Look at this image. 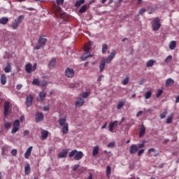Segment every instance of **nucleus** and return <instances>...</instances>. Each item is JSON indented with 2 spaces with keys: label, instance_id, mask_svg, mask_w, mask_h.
Listing matches in <instances>:
<instances>
[{
  "label": "nucleus",
  "instance_id": "61",
  "mask_svg": "<svg viewBox=\"0 0 179 179\" xmlns=\"http://www.w3.org/2000/svg\"><path fill=\"white\" fill-rule=\"evenodd\" d=\"M103 78H104V76L101 75L100 76L98 79H97V81L98 82H101V79H103Z\"/></svg>",
  "mask_w": 179,
  "mask_h": 179
},
{
  "label": "nucleus",
  "instance_id": "31",
  "mask_svg": "<svg viewBox=\"0 0 179 179\" xmlns=\"http://www.w3.org/2000/svg\"><path fill=\"white\" fill-rule=\"evenodd\" d=\"M24 171L25 174L29 175L30 174V164H27L26 166H24Z\"/></svg>",
  "mask_w": 179,
  "mask_h": 179
},
{
  "label": "nucleus",
  "instance_id": "25",
  "mask_svg": "<svg viewBox=\"0 0 179 179\" xmlns=\"http://www.w3.org/2000/svg\"><path fill=\"white\" fill-rule=\"evenodd\" d=\"M124 106H125V101H120L117 105V109L121 110Z\"/></svg>",
  "mask_w": 179,
  "mask_h": 179
},
{
  "label": "nucleus",
  "instance_id": "62",
  "mask_svg": "<svg viewBox=\"0 0 179 179\" xmlns=\"http://www.w3.org/2000/svg\"><path fill=\"white\" fill-rule=\"evenodd\" d=\"M20 120L21 122H23L24 121V117L23 115H21L20 117Z\"/></svg>",
  "mask_w": 179,
  "mask_h": 179
},
{
  "label": "nucleus",
  "instance_id": "16",
  "mask_svg": "<svg viewBox=\"0 0 179 179\" xmlns=\"http://www.w3.org/2000/svg\"><path fill=\"white\" fill-rule=\"evenodd\" d=\"M39 45H45L47 44V38L45 36H40L38 39Z\"/></svg>",
  "mask_w": 179,
  "mask_h": 179
},
{
  "label": "nucleus",
  "instance_id": "17",
  "mask_svg": "<svg viewBox=\"0 0 179 179\" xmlns=\"http://www.w3.org/2000/svg\"><path fill=\"white\" fill-rule=\"evenodd\" d=\"M145 134H146V127H145V125L142 124L139 131L140 138H141V136H145Z\"/></svg>",
  "mask_w": 179,
  "mask_h": 179
},
{
  "label": "nucleus",
  "instance_id": "36",
  "mask_svg": "<svg viewBox=\"0 0 179 179\" xmlns=\"http://www.w3.org/2000/svg\"><path fill=\"white\" fill-rule=\"evenodd\" d=\"M11 27H12V29H13V30H16V29H17V27H19V24L16 21H14L11 24Z\"/></svg>",
  "mask_w": 179,
  "mask_h": 179
},
{
  "label": "nucleus",
  "instance_id": "20",
  "mask_svg": "<svg viewBox=\"0 0 179 179\" xmlns=\"http://www.w3.org/2000/svg\"><path fill=\"white\" fill-rule=\"evenodd\" d=\"M25 71L27 73H31L33 72V66H31V64L28 63L25 66Z\"/></svg>",
  "mask_w": 179,
  "mask_h": 179
},
{
  "label": "nucleus",
  "instance_id": "50",
  "mask_svg": "<svg viewBox=\"0 0 179 179\" xmlns=\"http://www.w3.org/2000/svg\"><path fill=\"white\" fill-rule=\"evenodd\" d=\"M145 12H146V9L145 8H141L139 10V15H143V13H145Z\"/></svg>",
  "mask_w": 179,
  "mask_h": 179
},
{
  "label": "nucleus",
  "instance_id": "21",
  "mask_svg": "<svg viewBox=\"0 0 179 179\" xmlns=\"http://www.w3.org/2000/svg\"><path fill=\"white\" fill-rule=\"evenodd\" d=\"M83 104H85V99L80 98L78 101L76 102V107H78V108L82 107Z\"/></svg>",
  "mask_w": 179,
  "mask_h": 179
},
{
  "label": "nucleus",
  "instance_id": "57",
  "mask_svg": "<svg viewBox=\"0 0 179 179\" xmlns=\"http://www.w3.org/2000/svg\"><path fill=\"white\" fill-rule=\"evenodd\" d=\"M155 150H156L155 148H150L148 150V153L150 155V153H152V152H155Z\"/></svg>",
  "mask_w": 179,
  "mask_h": 179
},
{
  "label": "nucleus",
  "instance_id": "39",
  "mask_svg": "<svg viewBox=\"0 0 179 179\" xmlns=\"http://www.w3.org/2000/svg\"><path fill=\"white\" fill-rule=\"evenodd\" d=\"M171 59H173V56L169 55L164 60V62L166 64H169V62H171Z\"/></svg>",
  "mask_w": 179,
  "mask_h": 179
},
{
  "label": "nucleus",
  "instance_id": "7",
  "mask_svg": "<svg viewBox=\"0 0 179 179\" xmlns=\"http://www.w3.org/2000/svg\"><path fill=\"white\" fill-rule=\"evenodd\" d=\"M116 52L115 50H112L111 53L110 55L108 56L106 59H105V64H110L114 59L115 57Z\"/></svg>",
  "mask_w": 179,
  "mask_h": 179
},
{
  "label": "nucleus",
  "instance_id": "6",
  "mask_svg": "<svg viewBox=\"0 0 179 179\" xmlns=\"http://www.w3.org/2000/svg\"><path fill=\"white\" fill-rule=\"evenodd\" d=\"M20 125V122L19 120H16L14 123L13 124V129L11 132L13 134H16L17 131H19V127Z\"/></svg>",
  "mask_w": 179,
  "mask_h": 179
},
{
  "label": "nucleus",
  "instance_id": "5",
  "mask_svg": "<svg viewBox=\"0 0 179 179\" xmlns=\"http://www.w3.org/2000/svg\"><path fill=\"white\" fill-rule=\"evenodd\" d=\"M152 27L153 31H159L160 27H162V24L160 23V18H159V17H157L152 21Z\"/></svg>",
  "mask_w": 179,
  "mask_h": 179
},
{
  "label": "nucleus",
  "instance_id": "53",
  "mask_svg": "<svg viewBox=\"0 0 179 179\" xmlns=\"http://www.w3.org/2000/svg\"><path fill=\"white\" fill-rule=\"evenodd\" d=\"M78 169H79V164H76L73 166V171H76V170H78Z\"/></svg>",
  "mask_w": 179,
  "mask_h": 179
},
{
  "label": "nucleus",
  "instance_id": "28",
  "mask_svg": "<svg viewBox=\"0 0 179 179\" xmlns=\"http://www.w3.org/2000/svg\"><path fill=\"white\" fill-rule=\"evenodd\" d=\"M8 22H9V19H8V17H3L0 19V24H6Z\"/></svg>",
  "mask_w": 179,
  "mask_h": 179
},
{
  "label": "nucleus",
  "instance_id": "55",
  "mask_svg": "<svg viewBox=\"0 0 179 179\" xmlns=\"http://www.w3.org/2000/svg\"><path fill=\"white\" fill-rule=\"evenodd\" d=\"M143 114V111L142 110H140L138 112V113L136 114V117H141V115H142Z\"/></svg>",
  "mask_w": 179,
  "mask_h": 179
},
{
  "label": "nucleus",
  "instance_id": "45",
  "mask_svg": "<svg viewBox=\"0 0 179 179\" xmlns=\"http://www.w3.org/2000/svg\"><path fill=\"white\" fill-rule=\"evenodd\" d=\"M163 94V90H158L156 97H160Z\"/></svg>",
  "mask_w": 179,
  "mask_h": 179
},
{
  "label": "nucleus",
  "instance_id": "35",
  "mask_svg": "<svg viewBox=\"0 0 179 179\" xmlns=\"http://www.w3.org/2000/svg\"><path fill=\"white\" fill-rule=\"evenodd\" d=\"M32 85L34 86H40V80L38 78H35L32 81Z\"/></svg>",
  "mask_w": 179,
  "mask_h": 179
},
{
  "label": "nucleus",
  "instance_id": "4",
  "mask_svg": "<svg viewBox=\"0 0 179 179\" xmlns=\"http://www.w3.org/2000/svg\"><path fill=\"white\" fill-rule=\"evenodd\" d=\"M53 11L58 16V14L60 13V17L64 19V20H66L68 19V14L66 13H61V8L58 6H55L53 7Z\"/></svg>",
  "mask_w": 179,
  "mask_h": 179
},
{
  "label": "nucleus",
  "instance_id": "43",
  "mask_svg": "<svg viewBox=\"0 0 179 179\" xmlns=\"http://www.w3.org/2000/svg\"><path fill=\"white\" fill-rule=\"evenodd\" d=\"M10 127H12L11 122H6L4 124V128H6V129H9V128H10Z\"/></svg>",
  "mask_w": 179,
  "mask_h": 179
},
{
  "label": "nucleus",
  "instance_id": "29",
  "mask_svg": "<svg viewBox=\"0 0 179 179\" xmlns=\"http://www.w3.org/2000/svg\"><path fill=\"white\" fill-rule=\"evenodd\" d=\"M24 20V15H20L17 20H15V21L17 22V23L18 24H20V23H22L23 22V20Z\"/></svg>",
  "mask_w": 179,
  "mask_h": 179
},
{
  "label": "nucleus",
  "instance_id": "27",
  "mask_svg": "<svg viewBox=\"0 0 179 179\" xmlns=\"http://www.w3.org/2000/svg\"><path fill=\"white\" fill-rule=\"evenodd\" d=\"M99 155V146H94L93 148L92 156H97Z\"/></svg>",
  "mask_w": 179,
  "mask_h": 179
},
{
  "label": "nucleus",
  "instance_id": "11",
  "mask_svg": "<svg viewBox=\"0 0 179 179\" xmlns=\"http://www.w3.org/2000/svg\"><path fill=\"white\" fill-rule=\"evenodd\" d=\"M68 156V150L64 149L58 154V159H64Z\"/></svg>",
  "mask_w": 179,
  "mask_h": 179
},
{
  "label": "nucleus",
  "instance_id": "51",
  "mask_svg": "<svg viewBox=\"0 0 179 179\" xmlns=\"http://www.w3.org/2000/svg\"><path fill=\"white\" fill-rule=\"evenodd\" d=\"M145 147V141H143L142 143L138 144V148H139V149H142V148Z\"/></svg>",
  "mask_w": 179,
  "mask_h": 179
},
{
  "label": "nucleus",
  "instance_id": "12",
  "mask_svg": "<svg viewBox=\"0 0 179 179\" xmlns=\"http://www.w3.org/2000/svg\"><path fill=\"white\" fill-rule=\"evenodd\" d=\"M118 125V121L115 120V122H111L109 124L108 129L110 132H114V127Z\"/></svg>",
  "mask_w": 179,
  "mask_h": 179
},
{
  "label": "nucleus",
  "instance_id": "47",
  "mask_svg": "<svg viewBox=\"0 0 179 179\" xmlns=\"http://www.w3.org/2000/svg\"><path fill=\"white\" fill-rule=\"evenodd\" d=\"M108 48L107 45H103L102 48V54H106L107 52Z\"/></svg>",
  "mask_w": 179,
  "mask_h": 179
},
{
  "label": "nucleus",
  "instance_id": "14",
  "mask_svg": "<svg viewBox=\"0 0 179 179\" xmlns=\"http://www.w3.org/2000/svg\"><path fill=\"white\" fill-rule=\"evenodd\" d=\"M138 145L133 144L130 146V154L131 155H135V153H136V152H138Z\"/></svg>",
  "mask_w": 179,
  "mask_h": 179
},
{
  "label": "nucleus",
  "instance_id": "15",
  "mask_svg": "<svg viewBox=\"0 0 179 179\" xmlns=\"http://www.w3.org/2000/svg\"><path fill=\"white\" fill-rule=\"evenodd\" d=\"M45 96L47 94L44 92H41L39 93V97L36 98L37 101H44L45 100Z\"/></svg>",
  "mask_w": 179,
  "mask_h": 179
},
{
  "label": "nucleus",
  "instance_id": "22",
  "mask_svg": "<svg viewBox=\"0 0 179 179\" xmlns=\"http://www.w3.org/2000/svg\"><path fill=\"white\" fill-rule=\"evenodd\" d=\"M174 85V80L172 78H168L166 81V87H170V86H173Z\"/></svg>",
  "mask_w": 179,
  "mask_h": 179
},
{
  "label": "nucleus",
  "instance_id": "34",
  "mask_svg": "<svg viewBox=\"0 0 179 179\" xmlns=\"http://www.w3.org/2000/svg\"><path fill=\"white\" fill-rule=\"evenodd\" d=\"M110 174H111V167L110 166H108L106 167V176L108 178H110Z\"/></svg>",
  "mask_w": 179,
  "mask_h": 179
},
{
  "label": "nucleus",
  "instance_id": "26",
  "mask_svg": "<svg viewBox=\"0 0 179 179\" xmlns=\"http://www.w3.org/2000/svg\"><path fill=\"white\" fill-rule=\"evenodd\" d=\"M10 71H12V66H10V63H8L7 66L4 68V72H6V73H9Z\"/></svg>",
  "mask_w": 179,
  "mask_h": 179
},
{
  "label": "nucleus",
  "instance_id": "41",
  "mask_svg": "<svg viewBox=\"0 0 179 179\" xmlns=\"http://www.w3.org/2000/svg\"><path fill=\"white\" fill-rule=\"evenodd\" d=\"M166 115H167L166 110H165L162 113L160 114V119L163 120V118H166Z\"/></svg>",
  "mask_w": 179,
  "mask_h": 179
},
{
  "label": "nucleus",
  "instance_id": "1",
  "mask_svg": "<svg viewBox=\"0 0 179 179\" xmlns=\"http://www.w3.org/2000/svg\"><path fill=\"white\" fill-rule=\"evenodd\" d=\"M59 125L62 127V132L63 135H66L69 132V124L66 122V116L64 118H59L58 120Z\"/></svg>",
  "mask_w": 179,
  "mask_h": 179
},
{
  "label": "nucleus",
  "instance_id": "13",
  "mask_svg": "<svg viewBox=\"0 0 179 179\" xmlns=\"http://www.w3.org/2000/svg\"><path fill=\"white\" fill-rule=\"evenodd\" d=\"M31 104H33V96L29 95L26 99V106L31 107Z\"/></svg>",
  "mask_w": 179,
  "mask_h": 179
},
{
  "label": "nucleus",
  "instance_id": "44",
  "mask_svg": "<svg viewBox=\"0 0 179 179\" xmlns=\"http://www.w3.org/2000/svg\"><path fill=\"white\" fill-rule=\"evenodd\" d=\"M90 93L87 92H85L84 93H83V99H87V97H89Z\"/></svg>",
  "mask_w": 179,
  "mask_h": 179
},
{
  "label": "nucleus",
  "instance_id": "48",
  "mask_svg": "<svg viewBox=\"0 0 179 179\" xmlns=\"http://www.w3.org/2000/svg\"><path fill=\"white\" fill-rule=\"evenodd\" d=\"M11 155H13V156H16V155H17V150L13 149V150L11 151Z\"/></svg>",
  "mask_w": 179,
  "mask_h": 179
},
{
  "label": "nucleus",
  "instance_id": "40",
  "mask_svg": "<svg viewBox=\"0 0 179 179\" xmlns=\"http://www.w3.org/2000/svg\"><path fill=\"white\" fill-rule=\"evenodd\" d=\"M166 122V124H171V122H173V115L168 117Z\"/></svg>",
  "mask_w": 179,
  "mask_h": 179
},
{
  "label": "nucleus",
  "instance_id": "32",
  "mask_svg": "<svg viewBox=\"0 0 179 179\" xmlns=\"http://www.w3.org/2000/svg\"><path fill=\"white\" fill-rule=\"evenodd\" d=\"M83 3H85V0H78L76 2L75 6L76 8H79V6H80V5H83Z\"/></svg>",
  "mask_w": 179,
  "mask_h": 179
},
{
  "label": "nucleus",
  "instance_id": "49",
  "mask_svg": "<svg viewBox=\"0 0 179 179\" xmlns=\"http://www.w3.org/2000/svg\"><path fill=\"white\" fill-rule=\"evenodd\" d=\"M57 5H64V0H56Z\"/></svg>",
  "mask_w": 179,
  "mask_h": 179
},
{
  "label": "nucleus",
  "instance_id": "59",
  "mask_svg": "<svg viewBox=\"0 0 179 179\" xmlns=\"http://www.w3.org/2000/svg\"><path fill=\"white\" fill-rule=\"evenodd\" d=\"M50 110V106H44L43 111H48Z\"/></svg>",
  "mask_w": 179,
  "mask_h": 179
},
{
  "label": "nucleus",
  "instance_id": "30",
  "mask_svg": "<svg viewBox=\"0 0 179 179\" xmlns=\"http://www.w3.org/2000/svg\"><path fill=\"white\" fill-rule=\"evenodd\" d=\"M0 79L1 85H6V76L5 74L1 75Z\"/></svg>",
  "mask_w": 179,
  "mask_h": 179
},
{
  "label": "nucleus",
  "instance_id": "19",
  "mask_svg": "<svg viewBox=\"0 0 179 179\" xmlns=\"http://www.w3.org/2000/svg\"><path fill=\"white\" fill-rule=\"evenodd\" d=\"M31 150H33V146H30L27 148L24 154L25 159H29V157H30V155H31Z\"/></svg>",
  "mask_w": 179,
  "mask_h": 179
},
{
  "label": "nucleus",
  "instance_id": "56",
  "mask_svg": "<svg viewBox=\"0 0 179 179\" xmlns=\"http://www.w3.org/2000/svg\"><path fill=\"white\" fill-rule=\"evenodd\" d=\"M169 45H177V42L176 41H172L169 43Z\"/></svg>",
  "mask_w": 179,
  "mask_h": 179
},
{
  "label": "nucleus",
  "instance_id": "37",
  "mask_svg": "<svg viewBox=\"0 0 179 179\" xmlns=\"http://www.w3.org/2000/svg\"><path fill=\"white\" fill-rule=\"evenodd\" d=\"M155 64V61L150 59L146 62L147 68H150Z\"/></svg>",
  "mask_w": 179,
  "mask_h": 179
},
{
  "label": "nucleus",
  "instance_id": "8",
  "mask_svg": "<svg viewBox=\"0 0 179 179\" xmlns=\"http://www.w3.org/2000/svg\"><path fill=\"white\" fill-rule=\"evenodd\" d=\"M65 76L67 78H73L75 76V70H73V69L67 68L65 71Z\"/></svg>",
  "mask_w": 179,
  "mask_h": 179
},
{
  "label": "nucleus",
  "instance_id": "24",
  "mask_svg": "<svg viewBox=\"0 0 179 179\" xmlns=\"http://www.w3.org/2000/svg\"><path fill=\"white\" fill-rule=\"evenodd\" d=\"M41 138L42 139H47L48 138V131L43 130L41 131Z\"/></svg>",
  "mask_w": 179,
  "mask_h": 179
},
{
  "label": "nucleus",
  "instance_id": "54",
  "mask_svg": "<svg viewBox=\"0 0 179 179\" xmlns=\"http://www.w3.org/2000/svg\"><path fill=\"white\" fill-rule=\"evenodd\" d=\"M37 69V63H35L32 67V72H34Z\"/></svg>",
  "mask_w": 179,
  "mask_h": 179
},
{
  "label": "nucleus",
  "instance_id": "3",
  "mask_svg": "<svg viewBox=\"0 0 179 179\" xmlns=\"http://www.w3.org/2000/svg\"><path fill=\"white\" fill-rule=\"evenodd\" d=\"M83 51H85V54H84L81 57L80 59L81 61H86L87 58L90 57H93L89 51H90V45H84L83 47Z\"/></svg>",
  "mask_w": 179,
  "mask_h": 179
},
{
  "label": "nucleus",
  "instance_id": "60",
  "mask_svg": "<svg viewBox=\"0 0 179 179\" xmlns=\"http://www.w3.org/2000/svg\"><path fill=\"white\" fill-rule=\"evenodd\" d=\"M29 134H30V132L29 131V130H25L24 131V136H26L27 135H29Z\"/></svg>",
  "mask_w": 179,
  "mask_h": 179
},
{
  "label": "nucleus",
  "instance_id": "46",
  "mask_svg": "<svg viewBox=\"0 0 179 179\" xmlns=\"http://www.w3.org/2000/svg\"><path fill=\"white\" fill-rule=\"evenodd\" d=\"M115 146V142L113 141L108 144V148H114Z\"/></svg>",
  "mask_w": 179,
  "mask_h": 179
},
{
  "label": "nucleus",
  "instance_id": "18",
  "mask_svg": "<svg viewBox=\"0 0 179 179\" xmlns=\"http://www.w3.org/2000/svg\"><path fill=\"white\" fill-rule=\"evenodd\" d=\"M56 64H57V58H52L50 61L49 64H48V66H49L50 69H54Z\"/></svg>",
  "mask_w": 179,
  "mask_h": 179
},
{
  "label": "nucleus",
  "instance_id": "42",
  "mask_svg": "<svg viewBox=\"0 0 179 179\" xmlns=\"http://www.w3.org/2000/svg\"><path fill=\"white\" fill-rule=\"evenodd\" d=\"M129 83V77H127L124 80H122V85H127Z\"/></svg>",
  "mask_w": 179,
  "mask_h": 179
},
{
  "label": "nucleus",
  "instance_id": "63",
  "mask_svg": "<svg viewBox=\"0 0 179 179\" xmlns=\"http://www.w3.org/2000/svg\"><path fill=\"white\" fill-rule=\"evenodd\" d=\"M170 50H175L176 45H169Z\"/></svg>",
  "mask_w": 179,
  "mask_h": 179
},
{
  "label": "nucleus",
  "instance_id": "33",
  "mask_svg": "<svg viewBox=\"0 0 179 179\" xmlns=\"http://www.w3.org/2000/svg\"><path fill=\"white\" fill-rule=\"evenodd\" d=\"M87 9V5H83L79 10V13H85Z\"/></svg>",
  "mask_w": 179,
  "mask_h": 179
},
{
  "label": "nucleus",
  "instance_id": "64",
  "mask_svg": "<svg viewBox=\"0 0 179 179\" xmlns=\"http://www.w3.org/2000/svg\"><path fill=\"white\" fill-rule=\"evenodd\" d=\"M87 179H93V175L92 173H90Z\"/></svg>",
  "mask_w": 179,
  "mask_h": 179
},
{
  "label": "nucleus",
  "instance_id": "10",
  "mask_svg": "<svg viewBox=\"0 0 179 179\" xmlns=\"http://www.w3.org/2000/svg\"><path fill=\"white\" fill-rule=\"evenodd\" d=\"M10 104V103L9 102V101H6L4 102L3 114H4L5 117H6L9 114V105Z\"/></svg>",
  "mask_w": 179,
  "mask_h": 179
},
{
  "label": "nucleus",
  "instance_id": "38",
  "mask_svg": "<svg viewBox=\"0 0 179 179\" xmlns=\"http://www.w3.org/2000/svg\"><path fill=\"white\" fill-rule=\"evenodd\" d=\"M150 97H152V92H147L145 94V99H146V100L150 99Z\"/></svg>",
  "mask_w": 179,
  "mask_h": 179
},
{
  "label": "nucleus",
  "instance_id": "58",
  "mask_svg": "<svg viewBox=\"0 0 179 179\" xmlns=\"http://www.w3.org/2000/svg\"><path fill=\"white\" fill-rule=\"evenodd\" d=\"M22 87H23V85L19 84L17 85L16 89H17V90H20L22 89Z\"/></svg>",
  "mask_w": 179,
  "mask_h": 179
},
{
  "label": "nucleus",
  "instance_id": "9",
  "mask_svg": "<svg viewBox=\"0 0 179 179\" xmlns=\"http://www.w3.org/2000/svg\"><path fill=\"white\" fill-rule=\"evenodd\" d=\"M44 120V115L41 112L36 113L35 115V121L36 122H41V121H43Z\"/></svg>",
  "mask_w": 179,
  "mask_h": 179
},
{
  "label": "nucleus",
  "instance_id": "52",
  "mask_svg": "<svg viewBox=\"0 0 179 179\" xmlns=\"http://www.w3.org/2000/svg\"><path fill=\"white\" fill-rule=\"evenodd\" d=\"M144 152H145V150L143 149L140 150L138 152V156H141L142 155H143Z\"/></svg>",
  "mask_w": 179,
  "mask_h": 179
},
{
  "label": "nucleus",
  "instance_id": "2",
  "mask_svg": "<svg viewBox=\"0 0 179 179\" xmlns=\"http://www.w3.org/2000/svg\"><path fill=\"white\" fill-rule=\"evenodd\" d=\"M73 156L74 160H80V159L83 157V152L82 151L73 150L69 153V157H73Z\"/></svg>",
  "mask_w": 179,
  "mask_h": 179
},
{
  "label": "nucleus",
  "instance_id": "23",
  "mask_svg": "<svg viewBox=\"0 0 179 179\" xmlns=\"http://www.w3.org/2000/svg\"><path fill=\"white\" fill-rule=\"evenodd\" d=\"M106 68V59L102 60L99 64L100 72H103Z\"/></svg>",
  "mask_w": 179,
  "mask_h": 179
}]
</instances>
